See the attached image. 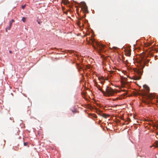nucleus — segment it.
<instances>
[{
	"mask_svg": "<svg viewBox=\"0 0 158 158\" xmlns=\"http://www.w3.org/2000/svg\"><path fill=\"white\" fill-rule=\"evenodd\" d=\"M106 115L105 114H103V115L102 116H103V117H105Z\"/></svg>",
	"mask_w": 158,
	"mask_h": 158,
	"instance_id": "23",
	"label": "nucleus"
},
{
	"mask_svg": "<svg viewBox=\"0 0 158 158\" xmlns=\"http://www.w3.org/2000/svg\"><path fill=\"white\" fill-rule=\"evenodd\" d=\"M38 23L39 24L40 23V22H38Z\"/></svg>",
	"mask_w": 158,
	"mask_h": 158,
	"instance_id": "30",
	"label": "nucleus"
},
{
	"mask_svg": "<svg viewBox=\"0 0 158 158\" xmlns=\"http://www.w3.org/2000/svg\"><path fill=\"white\" fill-rule=\"evenodd\" d=\"M143 89L139 93V94L141 96L142 98L143 102L146 105L148 104V86L146 85H143Z\"/></svg>",
	"mask_w": 158,
	"mask_h": 158,
	"instance_id": "2",
	"label": "nucleus"
},
{
	"mask_svg": "<svg viewBox=\"0 0 158 158\" xmlns=\"http://www.w3.org/2000/svg\"><path fill=\"white\" fill-rule=\"evenodd\" d=\"M152 146L154 147H158V142L156 141L154 144H153Z\"/></svg>",
	"mask_w": 158,
	"mask_h": 158,
	"instance_id": "13",
	"label": "nucleus"
},
{
	"mask_svg": "<svg viewBox=\"0 0 158 158\" xmlns=\"http://www.w3.org/2000/svg\"><path fill=\"white\" fill-rule=\"evenodd\" d=\"M25 5H23V6H22V8L23 9H24V8H25Z\"/></svg>",
	"mask_w": 158,
	"mask_h": 158,
	"instance_id": "19",
	"label": "nucleus"
},
{
	"mask_svg": "<svg viewBox=\"0 0 158 158\" xmlns=\"http://www.w3.org/2000/svg\"><path fill=\"white\" fill-rule=\"evenodd\" d=\"M152 147V146H150V147L151 148Z\"/></svg>",
	"mask_w": 158,
	"mask_h": 158,
	"instance_id": "33",
	"label": "nucleus"
},
{
	"mask_svg": "<svg viewBox=\"0 0 158 158\" xmlns=\"http://www.w3.org/2000/svg\"><path fill=\"white\" fill-rule=\"evenodd\" d=\"M102 93L104 96L109 97L114 95L115 92L111 88L107 86L105 91H102Z\"/></svg>",
	"mask_w": 158,
	"mask_h": 158,
	"instance_id": "4",
	"label": "nucleus"
},
{
	"mask_svg": "<svg viewBox=\"0 0 158 158\" xmlns=\"http://www.w3.org/2000/svg\"><path fill=\"white\" fill-rule=\"evenodd\" d=\"M15 21V20L14 19H12L11 21H10L9 22V29L10 28L12 23Z\"/></svg>",
	"mask_w": 158,
	"mask_h": 158,
	"instance_id": "10",
	"label": "nucleus"
},
{
	"mask_svg": "<svg viewBox=\"0 0 158 158\" xmlns=\"http://www.w3.org/2000/svg\"><path fill=\"white\" fill-rule=\"evenodd\" d=\"M65 2H64V3L65 4H66L67 3V2H68V0H64Z\"/></svg>",
	"mask_w": 158,
	"mask_h": 158,
	"instance_id": "18",
	"label": "nucleus"
},
{
	"mask_svg": "<svg viewBox=\"0 0 158 158\" xmlns=\"http://www.w3.org/2000/svg\"><path fill=\"white\" fill-rule=\"evenodd\" d=\"M91 40L92 42L91 44L94 48L96 49L98 52L101 53V52H104V45L95 41L93 38H91Z\"/></svg>",
	"mask_w": 158,
	"mask_h": 158,
	"instance_id": "3",
	"label": "nucleus"
},
{
	"mask_svg": "<svg viewBox=\"0 0 158 158\" xmlns=\"http://www.w3.org/2000/svg\"><path fill=\"white\" fill-rule=\"evenodd\" d=\"M125 55L127 56H130L131 55V51H127L126 52Z\"/></svg>",
	"mask_w": 158,
	"mask_h": 158,
	"instance_id": "11",
	"label": "nucleus"
},
{
	"mask_svg": "<svg viewBox=\"0 0 158 158\" xmlns=\"http://www.w3.org/2000/svg\"><path fill=\"white\" fill-rule=\"evenodd\" d=\"M28 144V143L27 142H24V146H27Z\"/></svg>",
	"mask_w": 158,
	"mask_h": 158,
	"instance_id": "17",
	"label": "nucleus"
},
{
	"mask_svg": "<svg viewBox=\"0 0 158 158\" xmlns=\"http://www.w3.org/2000/svg\"><path fill=\"white\" fill-rule=\"evenodd\" d=\"M15 131H16V133L15 132V134L16 135H19V133H18L19 129H18L17 128H16L15 129Z\"/></svg>",
	"mask_w": 158,
	"mask_h": 158,
	"instance_id": "14",
	"label": "nucleus"
},
{
	"mask_svg": "<svg viewBox=\"0 0 158 158\" xmlns=\"http://www.w3.org/2000/svg\"><path fill=\"white\" fill-rule=\"evenodd\" d=\"M69 52L71 53L72 52V50H68V51Z\"/></svg>",
	"mask_w": 158,
	"mask_h": 158,
	"instance_id": "22",
	"label": "nucleus"
},
{
	"mask_svg": "<svg viewBox=\"0 0 158 158\" xmlns=\"http://www.w3.org/2000/svg\"><path fill=\"white\" fill-rule=\"evenodd\" d=\"M149 99H152L154 98L155 97V96L154 95L152 94H150L149 93Z\"/></svg>",
	"mask_w": 158,
	"mask_h": 158,
	"instance_id": "9",
	"label": "nucleus"
},
{
	"mask_svg": "<svg viewBox=\"0 0 158 158\" xmlns=\"http://www.w3.org/2000/svg\"><path fill=\"white\" fill-rule=\"evenodd\" d=\"M148 103H149V101Z\"/></svg>",
	"mask_w": 158,
	"mask_h": 158,
	"instance_id": "36",
	"label": "nucleus"
},
{
	"mask_svg": "<svg viewBox=\"0 0 158 158\" xmlns=\"http://www.w3.org/2000/svg\"><path fill=\"white\" fill-rule=\"evenodd\" d=\"M150 44H150V43L149 42V44H148V45H149V46L150 45Z\"/></svg>",
	"mask_w": 158,
	"mask_h": 158,
	"instance_id": "27",
	"label": "nucleus"
},
{
	"mask_svg": "<svg viewBox=\"0 0 158 158\" xmlns=\"http://www.w3.org/2000/svg\"><path fill=\"white\" fill-rule=\"evenodd\" d=\"M87 67L88 68H89V67L88 66Z\"/></svg>",
	"mask_w": 158,
	"mask_h": 158,
	"instance_id": "32",
	"label": "nucleus"
},
{
	"mask_svg": "<svg viewBox=\"0 0 158 158\" xmlns=\"http://www.w3.org/2000/svg\"><path fill=\"white\" fill-rule=\"evenodd\" d=\"M148 90H149H149H150V89H149H149H148Z\"/></svg>",
	"mask_w": 158,
	"mask_h": 158,
	"instance_id": "34",
	"label": "nucleus"
},
{
	"mask_svg": "<svg viewBox=\"0 0 158 158\" xmlns=\"http://www.w3.org/2000/svg\"><path fill=\"white\" fill-rule=\"evenodd\" d=\"M133 62H136L137 64V65L139 68L140 69H136L135 72L138 75H135L134 77V79L139 80L141 78V76L142 74V71L141 69H143L146 64L145 60H133Z\"/></svg>",
	"mask_w": 158,
	"mask_h": 158,
	"instance_id": "1",
	"label": "nucleus"
},
{
	"mask_svg": "<svg viewBox=\"0 0 158 158\" xmlns=\"http://www.w3.org/2000/svg\"><path fill=\"white\" fill-rule=\"evenodd\" d=\"M157 56H156V55H155V58H156V59H158V58H157Z\"/></svg>",
	"mask_w": 158,
	"mask_h": 158,
	"instance_id": "21",
	"label": "nucleus"
},
{
	"mask_svg": "<svg viewBox=\"0 0 158 158\" xmlns=\"http://www.w3.org/2000/svg\"><path fill=\"white\" fill-rule=\"evenodd\" d=\"M26 18H25L24 17H23L22 18V20L23 22H26Z\"/></svg>",
	"mask_w": 158,
	"mask_h": 158,
	"instance_id": "15",
	"label": "nucleus"
},
{
	"mask_svg": "<svg viewBox=\"0 0 158 158\" xmlns=\"http://www.w3.org/2000/svg\"><path fill=\"white\" fill-rule=\"evenodd\" d=\"M133 59H135V60H136V59H137V58H134Z\"/></svg>",
	"mask_w": 158,
	"mask_h": 158,
	"instance_id": "28",
	"label": "nucleus"
},
{
	"mask_svg": "<svg viewBox=\"0 0 158 158\" xmlns=\"http://www.w3.org/2000/svg\"><path fill=\"white\" fill-rule=\"evenodd\" d=\"M78 67H79V68L80 69H83V67L84 66L83 65H80H80H78Z\"/></svg>",
	"mask_w": 158,
	"mask_h": 158,
	"instance_id": "16",
	"label": "nucleus"
},
{
	"mask_svg": "<svg viewBox=\"0 0 158 158\" xmlns=\"http://www.w3.org/2000/svg\"><path fill=\"white\" fill-rule=\"evenodd\" d=\"M6 32H7V27H6Z\"/></svg>",
	"mask_w": 158,
	"mask_h": 158,
	"instance_id": "24",
	"label": "nucleus"
},
{
	"mask_svg": "<svg viewBox=\"0 0 158 158\" xmlns=\"http://www.w3.org/2000/svg\"><path fill=\"white\" fill-rule=\"evenodd\" d=\"M157 135H158V132H157Z\"/></svg>",
	"mask_w": 158,
	"mask_h": 158,
	"instance_id": "31",
	"label": "nucleus"
},
{
	"mask_svg": "<svg viewBox=\"0 0 158 158\" xmlns=\"http://www.w3.org/2000/svg\"><path fill=\"white\" fill-rule=\"evenodd\" d=\"M155 51V48L151 47L150 48H149V56L150 55L151 56H152V54L153 53H154Z\"/></svg>",
	"mask_w": 158,
	"mask_h": 158,
	"instance_id": "7",
	"label": "nucleus"
},
{
	"mask_svg": "<svg viewBox=\"0 0 158 158\" xmlns=\"http://www.w3.org/2000/svg\"><path fill=\"white\" fill-rule=\"evenodd\" d=\"M96 86L97 87V88L99 90L101 91L102 92V91H103L102 90V89L100 88V86L98 84H96Z\"/></svg>",
	"mask_w": 158,
	"mask_h": 158,
	"instance_id": "12",
	"label": "nucleus"
},
{
	"mask_svg": "<svg viewBox=\"0 0 158 158\" xmlns=\"http://www.w3.org/2000/svg\"><path fill=\"white\" fill-rule=\"evenodd\" d=\"M154 122H153L152 120H150L149 118V125H151V127H152L153 128H156V126L154 124Z\"/></svg>",
	"mask_w": 158,
	"mask_h": 158,
	"instance_id": "8",
	"label": "nucleus"
},
{
	"mask_svg": "<svg viewBox=\"0 0 158 158\" xmlns=\"http://www.w3.org/2000/svg\"><path fill=\"white\" fill-rule=\"evenodd\" d=\"M117 48L116 47H113L112 49H113L114 50H116Z\"/></svg>",
	"mask_w": 158,
	"mask_h": 158,
	"instance_id": "20",
	"label": "nucleus"
},
{
	"mask_svg": "<svg viewBox=\"0 0 158 158\" xmlns=\"http://www.w3.org/2000/svg\"><path fill=\"white\" fill-rule=\"evenodd\" d=\"M100 115H101L100 114H99Z\"/></svg>",
	"mask_w": 158,
	"mask_h": 158,
	"instance_id": "35",
	"label": "nucleus"
},
{
	"mask_svg": "<svg viewBox=\"0 0 158 158\" xmlns=\"http://www.w3.org/2000/svg\"><path fill=\"white\" fill-rule=\"evenodd\" d=\"M139 56L141 58V59H146L148 56V54L147 53H145L144 52H143L140 54Z\"/></svg>",
	"mask_w": 158,
	"mask_h": 158,
	"instance_id": "6",
	"label": "nucleus"
},
{
	"mask_svg": "<svg viewBox=\"0 0 158 158\" xmlns=\"http://www.w3.org/2000/svg\"><path fill=\"white\" fill-rule=\"evenodd\" d=\"M7 27V29H8L9 30H10V28L9 29V27Z\"/></svg>",
	"mask_w": 158,
	"mask_h": 158,
	"instance_id": "25",
	"label": "nucleus"
},
{
	"mask_svg": "<svg viewBox=\"0 0 158 158\" xmlns=\"http://www.w3.org/2000/svg\"><path fill=\"white\" fill-rule=\"evenodd\" d=\"M127 60H126V62L127 63Z\"/></svg>",
	"mask_w": 158,
	"mask_h": 158,
	"instance_id": "29",
	"label": "nucleus"
},
{
	"mask_svg": "<svg viewBox=\"0 0 158 158\" xmlns=\"http://www.w3.org/2000/svg\"><path fill=\"white\" fill-rule=\"evenodd\" d=\"M81 8L83 10L84 12L88 13V7L86 5V3L84 2H81Z\"/></svg>",
	"mask_w": 158,
	"mask_h": 158,
	"instance_id": "5",
	"label": "nucleus"
},
{
	"mask_svg": "<svg viewBox=\"0 0 158 158\" xmlns=\"http://www.w3.org/2000/svg\"><path fill=\"white\" fill-rule=\"evenodd\" d=\"M9 52H10V53H12V52H11V51H9Z\"/></svg>",
	"mask_w": 158,
	"mask_h": 158,
	"instance_id": "26",
	"label": "nucleus"
}]
</instances>
